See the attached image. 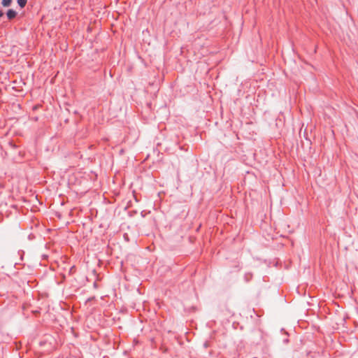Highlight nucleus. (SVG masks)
Masks as SVG:
<instances>
[{
	"label": "nucleus",
	"mask_w": 358,
	"mask_h": 358,
	"mask_svg": "<svg viewBox=\"0 0 358 358\" xmlns=\"http://www.w3.org/2000/svg\"><path fill=\"white\" fill-rule=\"evenodd\" d=\"M96 286H97L96 282H94V287H96Z\"/></svg>",
	"instance_id": "obj_6"
},
{
	"label": "nucleus",
	"mask_w": 358,
	"mask_h": 358,
	"mask_svg": "<svg viewBox=\"0 0 358 358\" xmlns=\"http://www.w3.org/2000/svg\"><path fill=\"white\" fill-rule=\"evenodd\" d=\"M287 341H288V339H285V340L284 341V342H287Z\"/></svg>",
	"instance_id": "obj_7"
},
{
	"label": "nucleus",
	"mask_w": 358,
	"mask_h": 358,
	"mask_svg": "<svg viewBox=\"0 0 358 358\" xmlns=\"http://www.w3.org/2000/svg\"><path fill=\"white\" fill-rule=\"evenodd\" d=\"M17 2L18 6L21 8H23L25 7V6H26V4L27 3V0H17Z\"/></svg>",
	"instance_id": "obj_2"
},
{
	"label": "nucleus",
	"mask_w": 358,
	"mask_h": 358,
	"mask_svg": "<svg viewBox=\"0 0 358 358\" xmlns=\"http://www.w3.org/2000/svg\"><path fill=\"white\" fill-rule=\"evenodd\" d=\"M12 0H2L1 4L4 7H8L10 6Z\"/></svg>",
	"instance_id": "obj_3"
},
{
	"label": "nucleus",
	"mask_w": 358,
	"mask_h": 358,
	"mask_svg": "<svg viewBox=\"0 0 358 358\" xmlns=\"http://www.w3.org/2000/svg\"><path fill=\"white\" fill-rule=\"evenodd\" d=\"M17 12L13 9H9L6 12V15L8 20H13L17 16Z\"/></svg>",
	"instance_id": "obj_1"
},
{
	"label": "nucleus",
	"mask_w": 358,
	"mask_h": 358,
	"mask_svg": "<svg viewBox=\"0 0 358 358\" xmlns=\"http://www.w3.org/2000/svg\"><path fill=\"white\" fill-rule=\"evenodd\" d=\"M3 15V12L0 10V17Z\"/></svg>",
	"instance_id": "obj_5"
},
{
	"label": "nucleus",
	"mask_w": 358,
	"mask_h": 358,
	"mask_svg": "<svg viewBox=\"0 0 358 358\" xmlns=\"http://www.w3.org/2000/svg\"><path fill=\"white\" fill-rule=\"evenodd\" d=\"M252 278V274L250 273H246L244 275L245 282H249Z\"/></svg>",
	"instance_id": "obj_4"
}]
</instances>
